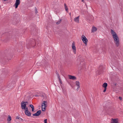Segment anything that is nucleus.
Segmentation results:
<instances>
[{
	"label": "nucleus",
	"instance_id": "1",
	"mask_svg": "<svg viewBox=\"0 0 123 123\" xmlns=\"http://www.w3.org/2000/svg\"><path fill=\"white\" fill-rule=\"evenodd\" d=\"M32 93H31L29 94V95L27 96V97L29 99H31V98L34 97H37L39 96H41L43 98V99H47V96H46L45 94L42 92H40L39 91H37L33 94L32 95Z\"/></svg>",
	"mask_w": 123,
	"mask_h": 123
},
{
	"label": "nucleus",
	"instance_id": "2",
	"mask_svg": "<svg viewBox=\"0 0 123 123\" xmlns=\"http://www.w3.org/2000/svg\"><path fill=\"white\" fill-rule=\"evenodd\" d=\"M111 33L114 40L115 45L118 47L119 45V41L117 33L112 30H111Z\"/></svg>",
	"mask_w": 123,
	"mask_h": 123
},
{
	"label": "nucleus",
	"instance_id": "3",
	"mask_svg": "<svg viewBox=\"0 0 123 123\" xmlns=\"http://www.w3.org/2000/svg\"><path fill=\"white\" fill-rule=\"evenodd\" d=\"M81 39L83 41V42L86 45L87 42V39L85 36L82 35L81 37Z\"/></svg>",
	"mask_w": 123,
	"mask_h": 123
},
{
	"label": "nucleus",
	"instance_id": "4",
	"mask_svg": "<svg viewBox=\"0 0 123 123\" xmlns=\"http://www.w3.org/2000/svg\"><path fill=\"white\" fill-rule=\"evenodd\" d=\"M27 104L28 102H25L24 101H22L21 103V107L22 109H25L26 105H27Z\"/></svg>",
	"mask_w": 123,
	"mask_h": 123
},
{
	"label": "nucleus",
	"instance_id": "5",
	"mask_svg": "<svg viewBox=\"0 0 123 123\" xmlns=\"http://www.w3.org/2000/svg\"><path fill=\"white\" fill-rule=\"evenodd\" d=\"M72 49L73 50L74 53V54H76V48L75 47V43L74 42H73L72 45Z\"/></svg>",
	"mask_w": 123,
	"mask_h": 123
},
{
	"label": "nucleus",
	"instance_id": "6",
	"mask_svg": "<svg viewBox=\"0 0 123 123\" xmlns=\"http://www.w3.org/2000/svg\"><path fill=\"white\" fill-rule=\"evenodd\" d=\"M47 106V102L46 101L43 102L41 105L42 108L43 107H46Z\"/></svg>",
	"mask_w": 123,
	"mask_h": 123
},
{
	"label": "nucleus",
	"instance_id": "7",
	"mask_svg": "<svg viewBox=\"0 0 123 123\" xmlns=\"http://www.w3.org/2000/svg\"><path fill=\"white\" fill-rule=\"evenodd\" d=\"M75 84L77 86V88L76 89L77 91H78L80 87V83L78 81H76L75 82Z\"/></svg>",
	"mask_w": 123,
	"mask_h": 123
},
{
	"label": "nucleus",
	"instance_id": "8",
	"mask_svg": "<svg viewBox=\"0 0 123 123\" xmlns=\"http://www.w3.org/2000/svg\"><path fill=\"white\" fill-rule=\"evenodd\" d=\"M41 111L40 110L37 111V112L33 114V116H37L39 115L41 113Z\"/></svg>",
	"mask_w": 123,
	"mask_h": 123
},
{
	"label": "nucleus",
	"instance_id": "9",
	"mask_svg": "<svg viewBox=\"0 0 123 123\" xmlns=\"http://www.w3.org/2000/svg\"><path fill=\"white\" fill-rule=\"evenodd\" d=\"M20 2V0H16L15 4V8H17L18 5L19 4Z\"/></svg>",
	"mask_w": 123,
	"mask_h": 123
},
{
	"label": "nucleus",
	"instance_id": "10",
	"mask_svg": "<svg viewBox=\"0 0 123 123\" xmlns=\"http://www.w3.org/2000/svg\"><path fill=\"white\" fill-rule=\"evenodd\" d=\"M68 76L69 79H70L74 80L76 79V77L74 76L69 75Z\"/></svg>",
	"mask_w": 123,
	"mask_h": 123
},
{
	"label": "nucleus",
	"instance_id": "11",
	"mask_svg": "<svg viewBox=\"0 0 123 123\" xmlns=\"http://www.w3.org/2000/svg\"><path fill=\"white\" fill-rule=\"evenodd\" d=\"M79 16H78L74 18V20L76 22L78 23L79 22Z\"/></svg>",
	"mask_w": 123,
	"mask_h": 123
},
{
	"label": "nucleus",
	"instance_id": "12",
	"mask_svg": "<svg viewBox=\"0 0 123 123\" xmlns=\"http://www.w3.org/2000/svg\"><path fill=\"white\" fill-rule=\"evenodd\" d=\"M25 115L28 116H31V113L29 111H25Z\"/></svg>",
	"mask_w": 123,
	"mask_h": 123
},
{
	"label": "nucleus",
	"instance_id": "13",
	"mask_svg": "<svg viewBox=\"0 0 123 123\" xmlns=\"http://www.w3.org/2000/svg\"><path fill=\"white\" fill-rule=\"evenodd\" d=\"M117 120L116 119H112L111 123H117Z\"/></svg>",
	"mask_w": 123,
	"mask_h": 123
},
{
	"label": "nucleus",
	"instance_id": "14",
	"mask_svg": "<svg viewBox=\"0 0 123 123\" xmlns=\"http://www.w3.org/2000/svg\"><path fill=\"white\" fill-rule=\"evenodd\" d=\"M97 30V28L95 27H93L92 29V31L93 32L96 31Z\"/></svg>",
	"mask_w": 123,
	"mask_h": 123
},
{
	"label": "nucleus",
	"instance_id": "15",
	"mask_svg": "<svg viewBox=\"0 0 123 123\" xmlns=\"http://www.w3.org/2000/svg\"><path fill=\"white\" fill-rule=\"evenodd\" d=\"M107 86V83H104L102 85V86L104 88H106V87Z\"/></svg>",
	"mask_w": 123,
	"mask_h": 123
},
{
	"label": "nucleus",
	"instance_id": "16",
	"mask_svg": "<svg viewBox=\"0 0 123 123\" xmlns=\"http://www.w3.org/2000/svg\"><path fill=\"white\" fill-rule=\"evenodd\" d=\"M30 106L31 108L32 111H33L34 110V107L33 105H30Z\"/></svg>",
	"mask_w": 123,
	"mask_h": 123
},
{
	"label": "nucleus",
	"instance_id": "17",
	"mask_svg": "<svg viewBox=\"0 0 123 123\" xmlns=\"http://www.w3.org/2000/svg\"><path fill=\"white\" fill-rule=\"evenodd\" d=\"M11 120V117L10 116H8V118L7 119V120L8 121H10Z\"/></svg>",
	"mask_w": 123,
	"mask_h": 123
},
{
	"label": "nucleus",
	"instance_id": "18",
	"mask_svg": "<svg viewBox=\"0 0 123 123\" xmlns=\"http://www.w3.org/2000/svg\"><path fill=\"white\" fill-rule=\"evenodd\" d=\"M65 6V9L66 11H68V8L67 7V6L65 4L64 5Z\"/></svg>",
	"mask_w": 123,
	"mask_h": 123
},
{
	"label": "nucleus",
	"instance_id": "19",
	"mask_svg": "<svg viewBox=\"0 0 123 123\" xmlns=\"http://www.w3.org/2000/svg\"><path fill=\"white\" fill-rule=\"evenodd\" d=\"M61 19L59 21H58L56 23V24L57 25L59 24H60L61 22Z\"/></svg>",
	"mask_w": 123,
	"mask_h": 123
},
{
	"label": "nucleus",
	"instance_id": "20",
	"mask_svg": "<svg viewBox=\"0 0 123 123\" xmlns=\"http://www.w3.org/2000/svg\"><path fill=\"white\" fill-rule=\"evenodd\" d=\"M42 108V110L43 111H45V107H43Z\"/></svg>",
	"mask_w": 123,
	"mask_h": 123
},
{
	"label": "nucleus",
	"instance_id": "21",
	"mask_svg": "<svg viewBox=\"0 0 123 123\" xmlns=\"http://www.w3.org/2000/svg\"><path fill=\"white\" fill-rule=\"evenodd\" d=\"M24 109L25 110V111H28V108L27 107H25V109Z\"/></svg>",
	"mask_w": 123,
	"mask_h": 123
},
{
	"label": "nucleus",
	"instance_id": "22",
	"mask_svg": "<svg viewBox=\"0 0 123 123\" xmlns=\"http://www.w3.org/2000/svg\"><path fill=\"white\" fill-rule=\"evenodd\" d=\"M35 12L36 13H37V8H35Z\"/></svg>",
	"mask_w": 123,
	"mask_h": 123
},
{
	"label": "nucleus",
	"instance_id": "23",
	"mask_svg": "<svg viewBox=\"0 0 123 123\" xmlns=\"http://www.w3.org/2000/svg\"><path fill=\"white\" fill-rule=\"evenodd\" d=\"M44 123H47V119H45L44 121Z\"/></svg>",
	"mask_w": 123,
	"mask_h": 123
},
{
	"label": "nucleus",
	"instance_id": "24",
	"mask_svg": "<svg viewBox=\"0 0 123 123\" xmlns=\"http://www.w3.org/2000/svg\"><path fill=\"white\" fill-rule=\"evenodd\" d=\"M106 88H105V89L103 91V92H105L106 91Z\"/></svg>",
	"mask_w": 123,
	"mask_h": 123
},
{
	"label": "nucleus",
	"instance_id": "25",
	"mask_svg": "<svg viewBox=\"0 0 123 123\" xmlns=\"http://www.w3.org/2000/svg\"><path fill=\"white\" fill-rule=\"evenodd\" d=\"M119 99H120V100H121L122 99V98L121 97H119Z\"/></svg>",
	"mask_w": 123,
	"mask_h": 123
},
{
	"label": "nucleus",
	"instance_id": "26",
	"mask_svg": "<svg viewBox=\"0 0 123 123\" xmlns=\"http://www.w3.org/2000/svg\"><path fill=\"white\" fill-rule=\"evenodd\" d=\"M20 118V117H16V119H19Z\"/></svg>",
	"mask_w": 123,
	"mask_h": 123
},
{
	"label": "nucleus",
	"instance_id": "27",
	"mask_svg": "<svg viewBox=\"0 0 123 123\" xmlns=\"http://www.w3.org/2000/svg\"><path fill=\"white\" fill-rule=\"evenodd\" d=\"M58 78H59V80L60 83H62L61 81V80L60 79L59 77H58Z\"/></svg>",
	"mask_w": 123,
	"mask_h": 123
},
{
	"label": "nucleus",
	"instance_id": "28",
	"mask_svg": "<svg viewBox=\"0 0 123 123\" xmlns=\"http://www.w3.org/2000/svg\"><path fill=\"white\" fill-rule=\"evenodd\" d=\"M7 87H9V85H8V84L7 85Z\"/></svg>",
	"mask_w": 123,
	"mask_h": 123
},
{
	"label": "nucleus",
	"instance_id": "29",
	"mask_svg": "<svg viewBox=\"0 0 123 123\" xmlns=\"http://www.w3.org/2000/svg\"><path fill=\"white\" fill-rule=\"evenodd\" d=\"M82 0V2H83V0Z\"/></svg>",
	"mask_w": 123,
	"mask_h": 123
}]
</instances>
